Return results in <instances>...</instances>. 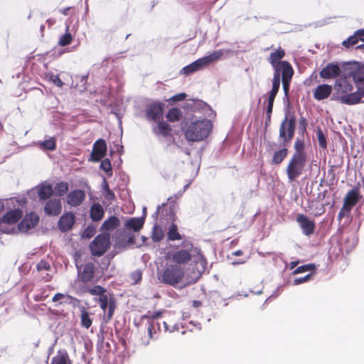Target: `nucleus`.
Here are the masks:
<instances>
[{
	"mask_svg": "<svg viewBox=\"0 0 364 364\" xmlns=\"http://www.w3.org/2000/svg\"><path fill=\"white\" fill-rule=\"evenodd\" d=\"M350 81L346 73L343 77L336 80L333 88L337 98L341 103L348 105L364 103V91L360 92L356 88L353 92V85Z\"/></svg>",
	"mask_w": 364,
	"mask_h": 364,
	"instance_id": "obj_1",
	"label": "nucleus"
},
{
	"mask_svg": "<svg viewBox=\"0 0 364 364\" xmlns=\"http://www.w3.org/2000/svg\"><path fill=\"white\" fill-rule=\"evenodd\" d=\"M211 129L210 121L203 119L186 124L183 129L188 141H200L208 136Z\"/></svg>",
	"mask_w": 364,
	"mask_h": 364,
	"instance_id": "obj_2",
	"label": "nucleus"
},
{
	"mask_svg": "<svg viewBox=\"0 0 364 364\" xmlns=\"http://www.w3.org/2000/svg\"><path fill=\"white\" fill-rule=\"evenodd\" d=\"M181 247L180 250H177L170 254V258L174 264L181 267L187 264L193 256V251L198 252V258L201 263H205L204 257L200 254V251L194 249L193 244L191 242L184 240L181 243Z\"/></svg>",
	"mask_w": 364,
	"mask_h": 364,
	"instance_id": "obj_3",
	"label": "nucleus"
},
{
	"mask_svg": "<svg viewBox=\"0 0 364 364\" xmlns=\"http://www.w3.org/2000/svg\"><path fill=\"white\" fill-rule=\"evenodd\" d=\"M346 77L353 82L359 91H364V62L352 61L344 68Z\"/></svg>",
	"mask_w": 364,
	"mask_h": 364,
	"instance_id": "obj_4",
	"label": "nucleus"
},
{
	"mask_svg": "<svg viewBox=\"0 0 364 364\" xmlns=\"http://www.w3.org/2000/svg\"><path fill=\"white\" fill-rule=\"evenodd\" d=\"M184 276V269L182 267L170 264L163 271L159 279L167 284L175 286L179 283Z\"/></svg>",
	"mask_w": 364,
	"mask_h": 364,
	"instance_id": "obj_5",
	"label": "nucleus"
},
{
	"mask_svg": "<svg viewBox=\"0 0 364 364\" xmlns=\"http://www.w3.org/2000/svg\"><path fill=\"white\" fill-rule=\"evenodd\" d=\"M307 162V157L292 156L287 166L286 172L289 182L301 176Z\"/></svg>",
	"mask_w": 364,
	"mask_h": 364,
	"instance_id": "obj_6",
	"label": "nucleus"
},
{
	"mask_svg": "<svg viewBox=\"0 0 364 364\" xmlns=\"http://www.w3.org/2000/svg\"><path fill=\"white\" fill-rule=\"evenodd\" d=\"M295 127V117L286 116L280 124L279 134V139L284 146L293 139Z\"/></svg>",
	"mask_w": 364,
	"mask_h": 364,
	"instance_id": "obj_7",
	"label": "nucleus"
},
{
	"mask_svg": "<svg viewBox=\"0 0 364 364\" xmlns=\"http://www.w3.org/2000/svg\"><path fill=\"white\" fill-rule=\"evenodd\" d=\"M284 55V50L279 48L274 52L271 53L269 55L268 60L274 70L273 79L281 80V72L283 71V69L286 67L292 68L287 61H281Z\"/></svg>",
	"mask_w": 364,
	"mask_h": 364,
	"instance_id": "obj_8",
	"label": "nucleus"
},
{
	"mask_svg": "<svg viewBox=\"0 0 364 364\" xmlns=\"http://www.w3.org/2000/svg\"><path fill=\"white\" fill-rule=\"evenodd\" d=\"M96 301L100 303V308L104 312L103 316V321L105 323H108L113 316L114 310L116 309V303L114 299L108 295L102 296V297H99V299H95Z\"/></svg>",
	"mask_w": 364,
	"mask_h": 364,
	"instance_id": "obj_9",
	"label": "nucleus"
},
{
	"mask_svg": "<svg viewBox=\"0 0 364 364\" xmlns=\"http://www.w3.org/2000/svg\"><path fill=\"white\" fill-rule=\"evenodd\" d=\"M109 246V235L105 233L97 235L90 243L91 252L95 256H102Z\"/></svg>",
	"mask_w": 364,
	"mask_h": 364,
	"instance_id": "obj_10",
	"label": "nucleus"
},
{
	"mask_svg": "<svg viewBox=\"0 0 364 364\" xmlns=\"http://www.w3.org/2000/svg\"><path fill=\"white\" fill-rule=\"evenodd\" d=\"M230 51L228 50H218L207 56H204L196 60L195 62L200 70L208 67L209 65L220 60V59H222L225 54L228 53Z\"/></svg>",
	"mask_w": 364,
	"mask_h": 364,
	"instance_id": "obj_11",
	"label": "nucleus"
},
{
	"mask_svg": "<svg viewBox=\"0 0 364 364\" xmlns=\"http://www.w3.org/2000/svg\"><path fill=\"white\" fill-rule=\"evenodd\" d=\"M75 261L78 274L81 279L84 282L91 281L94 277V264L92 262H88L83 265L81 264L80 259L77 258V256H75Z\"/></svg>",
	"mask_w": 364,
	"mask_h": 364,
	"instance_id": "obj_12",
	"label": "nucleus"
},
{
	"mask_svg": "<svg viewBox=\"0 0 364 364\" xmlns=\"http://www.w3.org/2000/svg\"><path fill=\"white\" fill-rule=\"evenodd\" d=\"M176 199H178V197H169L168 198V201L170 203L168 210L166 209L168 207V204L163 203L161 205L158 206L155 215H159L161 218H164L168 220H174V205Z\"/></svg>",
	"mask_w": 364,
	"mask_h": 364,
	"instance_id": "obj_13",
	"label": "nucleus"
},
{
	"mask_svg": "<svg viewBox=\"0 0 364 364\" xmlns=\"http://www.w3.org/2000/svg\"><path fill=\"white\" fill-rule=\"evenodd\" d=\"M299 227L301 228L304 235L310 236L314 234L316 228L315 222L309 219L304 214H299L296 218Z\"/></svg>",
	"mask_w": 364,
	"mask_h": 364,
	"instance_id": "obj_14",
	"label": "nucleus"
},
{
	"mask_svg": "<svg viewBox=\"0 0 364 364\" xmlns=\"http://www.w3.org/2000/svg\"><path fill=\"white\" fill-rule=\"evenodd\" d=\"M107 154V144L104 139H100L97 140L92 148V151L90 154V161L98 162L101 161Z\"/></svg>",
	"mask_w": 364,
	"mask_h": 364,
	"instance_id": "obj_15",
	"label": "nucleus"
},
{
	"mask_svg": "<svg viewBox=\"0 0 364 364\" xmlns=\"http://www.w3.org/2000/svg\"><path fill=\"white\" fill-rule=\"evenodd\" d=\"M164 104L154 102L151 104L146 110V117L149 121L158 122L162 117Z\"/></svg>",
	"mask_w": 364,
	"mask_h": 364,
	"instance_id": "obj_16",
	"label": "nucleus"
},
{
	"mask_svg": "<svg viewBox=\"0 0 364 364\" xmlns=\"http://www.w3.org/2000/svg\"><path fill=\"white\" fill-rule=\"evenodd\" d=\"M341 73V69L338 63H328L319 73V75L323 79H333L338 77Z\"/></svg>",
	"mask_w": 364,
	"mask_h": 364,
	"instance_id": "obj_17",
	"label": "nucleus"
},
{
	"mask_svg": "<svg viewBox=\"0 0 364 364\" xmlns=\"http://www.w3.org/2000/svg\"><path fill=\"white\" fill-rule=\"evenodd\" d=\"M85 193L82 190L77 189L70 191L66 196V203L72 207L80 206L85 200Z\"/></svg>",
	"mask_w": 364,
	"mask_h": 364,
	"instance_id": "obj_18",
	"label": "nucleus"
},
{
	"mask_svg": "<svg viewBox=\"0 0 364 364\" xmlns=\"http://www.w3.org/2000/svg\"><path fill=\"white\" fill-rule=\"evenodd\" d=\"M39 220L38 216L31 213L27 214L22 221L18 224V230L21 232H27L29 230L33 228Z\"/></svg>",
	"mask_w": 364,
	"mask_h": 364,
	"instance_id": "obj_19",
	"label": "nucleus"
},
{
	"mask_svg": "<svg viewBox=\"0 0 364 364\" xmlns=\"http://www.w3.org/2000/svg\"><path fill=\"white\" fill-rule=\"evenodd\" d=\"M152 127V132L157 137L166 138L171 136L172 127L167 122L159 120Z\"/></svg>",
	"mask_w": 364,
	"mask_h": 364,
	"instance_id": "obj_20",
	"label": "nucleus"
},
{
	"mask_svg": "<svg viewBox=\"0 0 364 364\" xmlns=\"http://www.w3.org/2000/svg\"><path fill=\"white\" fill-rule=\"evenodd\" d=\"M75 223V216L71 212H68L62 215L58 223V228L62 232H67L72 229Z\"/></svg>",
	"mask_w": 364,
	"mask_h": 364,
	"instance_id": "obj_21",
	"label": "nucleus"
},
{
	"mask_svg": "<svg viewBox=\"0 0 364 364\" xmlns=\"http://www.w3.org/2000/svg\"><path fill=\"white\" fill-rule=\"evenodd\" d=\"M360 198V190L358 187L352 188L347 193L344 198L343 208H346L347 211H350L351 208L357 203Z\"/></svg>",
	"mask_w": 364,
	"mask_h": 364,
	"instance_id": "obj_22",
	"label": "nucleus"
},
{
	"mask_svg": "<svg viewBox=\"0 0 364 364\" xmlns=\"http://www.w3.org/2000/svg\"><path fill=\"white\" fill-rule=\"evenodd\" d=\"M62 210V203L60 198L49 200L44 206V212L50 216L58 215Z\"/></svg>",
	"mask_w": 364,
	"mask_h": 364,
	"instance_id": "obj_23",
	"label": "nucleus"
},
{
	"mask_svg": "<svg viewBox=\"0 0 364 364\" xmlns=\"http://www.w3.org/2000/svg\"><path fill=\"white\" fill-rule=\"evenodd\" d=\"M332 92V86L326 84L319 85L314 91V97L317 100L328 98Z\"/></svg>",
	"mask_w": 364,
	"mask_h": 364,
	"instance_id": "obj_24",
	"label": "nucleus"
},
{
	"mask_svg": "<svg viewBox=\"0 0 364 364\" xmlns=\"http://www.w3.org/2000/svg\"><path fill=\"white\" fill-rule=\"evenodd\" d=\"M150 318L149 315H143L141 316L140 321L143 323L144 321H146V323L148 324V335L149 338L151 339L157 331H160V323L151 320Z\"/></svg>",
	"mask_w": 364,
	"mask_h": 364,
	"instance_id": "obj_25",
	"label": "nucleus"
},
{
	"mask_svg": "<svg viewBox=\"0 0 364 364\" xmlns=\"http://www.w3.org/2000/svg\"><path fill=\"white\" fill-rule=\"evenodd\" d=\"M144 218H131L126 220L124 228L127 230L139 232L143 228L144 224Z\"/></svg>",
	"mask_w": 364,
	"mask_h": 364,
	"instance_id": "obj_26",
	"label": "nucleus"
},
{
	"mask_svg": "<svg viewBox=\"0 0 364 364\" xmlns=\"http://www.w3.org/2000/svg\"><path fill=\"white\" fill-rule=\"evenodd\" d=\"M294 75V70L292 68L286 67L281 72V77L282 80L283 90L287 95L289 90V83Z\"/></svg>",
	"mask_w": 364,
	"mask_h": 364,
	"instance_id": "obj_27",
	"label": "nucleus"
},
{
	"mask_svg": "<svg viewBox=\"0 0 364 364\" xmlns=\"http://www.w3.org/2000/svg\"><path fill=\"white\" fill-rule=\"evenodd\" d=\"M23 215V212L20 209H15L8 212L5 214L2 218L1 221L8 223V224H14L16 223Z\"/></svg>",
	"mask_w": 364,
	"mask_h": 364,
	"instance_id": "obj_28",
	"label": "nucleus"
},
{
	"mask_svg": "<svg viewBox=\"0 0 364 364\" xmlns=\"http://www.w3.org/2000/svg\"><path fill=\"white\" fill-rule=\"evenodd\" d=\"M53 193V187L51 184L44 182L42 183L38 189V195L41 200L49 198Z\"/></svg>",
	"mask_w": 364,
	"mask_h": 364,
	"instance_id": "obj_29",
	"label": "nucleus"
},
{
	"mask_svg": "<svg viewBox=\"0 0 364 364\" xmlns=\"http://www.w3.org/2000/svg\"><path fill=\"white\" fill-rule=\"evenodd\" d=\"M120 225V221L116 216H111L105 220L102 224L100 230L102 231H111L118 228Z\"/></svg>",
	"mask_w": 364,
	"mask_h": 364,
	"instance_id": "obj_30",
	"label": "nucleus"
},
{
	"mask_svg": "<svg viewBox=\"0 0 364 364\" xmlns=\"http://www.w3.org/2000/svg\"><path fill=\"white\" fill-rule=\"evenodd\" d=\"M104 210L100 203H94L90 208V218L93 221H99L104 217Z\"/></svg>",
	"mask_w": 364,
	"mask_h": 364,
	"instance_id": "obj_31",
	"label": "nucleus"
},
{
	"mask_svg": "<svg viewBox=\"0 0 364 364\" xmlns=\"http://www.w3.org/2000/svg\"><path fill=\"white\" fill-rule=\"evenodd\" d=\"M280 80H277V78L272 80V87L271 91L269 92V97H268V103H267L268 106L273 107L274 99H275V97L277 95V92L279 90Z\"/></svg>",
	"mask_w": 364,
	"mask_h": 364,
	"instance_id": "obj_32",
	"label": "nucleus"
},
{
	"mask_svg": "<svg viewBox=\"0 0 364 364\" xmlns=\"http://www.w3.org/2000/svg\"><path fill=\"white\" fill-rule=\"evenodd\" d=\"M182 112L179 108L173 107L168 111L166 117L170 122H176L182 118Z\"/></svg>",
	"mask_w": 364,
	"mask_h": 364,
	"instance_id": "obj_33",
	"label": "nucleus"
},
{
	"mask_svg": "<svg viewBox=\"0 0 364 364\" xmlns=\"http://www.w3.org/2000/svg\"><path fill=\"white\" fill-rule=\"evenodd\" d=\"M50 364H71L65 352H58L51 360Z\"/></svg>",
	"mask_w": 364,
	"mask_h": 364,
	"instance_id": "obj_34",
	"label": "nucleus"
},
{
	"mask_svg": "<svg viewBox=\"0 0 364 364\" xmlns=\"http://www.w3.org/2000/svg\"><path fill=\"white\" fill-rule=\"evenodd\" d=\"M80 312V321L82 326L85 327V328H89L92 323L91 314L87 311L85 308H82Z\"/></svg>",
	"mask_w": 364,
	"mask_h": 364,
	"instance_id": "obj_35",
	"label": "nucleus"
},
{
	"mask_svg": "<svg viewBox=\"0 0 364 364\" xmlns=\"http://www.w3.org/2000/svg\"><path fill=\"white\" fill-rule=\"evenodd\" d=\"M294 153L292 156H298L302 157H307V153L304 150V142L297 139L294 143Z\"/></svg>",
	"mask_w": 364,
	"mask_h": 364,
	"instance_id": "obj_36",
	"label": "nucleus"
},
{
	"mask_svg": "<svg viewBox=\"0 0 364 364\" xmlns=\"http://www.w3.org/2000/svg\"><path fill=\"white\" fill-rule=\"evenodd\" d=\"M288 154V150L286 148L275 151L272 159L271 163L272 164H279L286 158Z\"/></svg>",
	"mask_w": 364,
	"mask_h": 364,
	"instance_id": "obj_37",
	"label": "nucleus"
},
{
	"mask_svg": "<svg viewBox=\"0 0 364 364\" xmlns=\"http://www.w3.org/2000/svg\"><path fill=\"white\" fill-rule=\"evenodd\" d=\"M69 190V184L67 182H59L53 187V193L58 196H62Z\"/></svg>",
	"mask_w": 364,
	"mask_h": 364,
	"instance_id": "obj_38",
	"label": "nucleus"
},
{
	"mask_svg": "<svg viewBox=\"0 0 364 364\" xmlns=\"http://www.w3.org/2000/svg\"><path fill=\"white\" fill-rule=\"evenodd\" d=\"M168 240L170 241L178 240L181 239L180 233L178 232L177 225L172 223L167 232Z\"/></svg>",
	"mask_w": 364,
	"mask_h": 364,
	"instance_id": "obj_39",
	"label": "nucleus"
},
{
	"mask_svg": "<svg viewBox=\"0 0 364 364\" xmlns=\"http://www.w3.org/2000/svg\"><path fill=\"white\" fill-rule=\"evenodd\" d=\"M38 145L42 150L53 151L56 148V143L54 138H50L43 141H39Z\"/></svg>",
	"mask_w": 364,
	"mask_h": 364,
	"instance_id": "obj_40",
	"label": "nucleus"
},
{
	"mask_svg": "<svg viewBox=\"0 0 364 364\" xmlns=\"http://www.w3.org/2000/svg\"><path fill=\"white\" fill-rule=\"evenodd\" d=\"M164 235L162 229L159 226L154 225L152 230V240L154 242H159L164 238Z\"/></svg>",
	"mask_w": 364,
	"mask_h": 364,
	"instance_id": "obj_41",
	"label": "nucleus"
},
{
	"mask_svg": "<svg viewBox=\"0 0 364 364\" xmlns=\"http://www.w3.org/2000/svg\"><path fill=\"white\" fill-rule=\"evenodd\" d=\"M359 43L358 39L357 38L355 33L353 35L350 36L348 38V39L343 41L342 45L347 48L353 47L357 45Z\"/></svg>",
	"mask_w": 364,
	"mask_h": 364,
	"instance_id": "obj_42",
	"label": "nucleus"
},
{
	"mask_svg": "<svg viewBox=\"0 0 364 364\" xmlns=\"http://www.w3.org/2000/svg\"><path fill=\"white\" fill-rule=\"evenodd\" d=\"M316 135L319 146L321 147L322 149H326L327 146L326 139L321 129L318 128L316 130Z\"/></svg>",
	"mask_w": 364,
	"mask_h": 364,
	"instance_id": "obj_43",
	"label": "nucleus"
},
{
	"mask_svg": "<svg viewBox=\"0 0 364 364\" xmlns=\"http://www.w3.org/2000/svg\"><path fill=\"white\" fill-rule=\"evenodd\" d=\"M100 168L103 170L105 172H106L108 176H111L112 174L111 162L110 160L108 159L102 161L100 164Z\"/></svg>",
	"mask_w": 364,
	"mask_h": 364,
	"instance_id": "obj_44",
	"label": "nucleus"
},
{
	"mask_svg": "<svg viewBox=\"0 0 364 364\" xmlns=\"http://www.w3.org/2000/svg\"><path fill=\"white\" fill-rule=\"evenodd\" d=\"M199 70L198 68L197 67V65L196 64V62H193L192 63L189 64L188 65L185 66L182 70L181 73L184 75H190L196 71Z\"/></svg>",
	"mask_w": 364,
	"mask_h": 364,
	"instance_id": "obj_45",
	"label": "nucleus"
},
{
	"mask_svg": "<svg viewBox=\"0 0 364 364\" xmlns=\"http://www.w3.org/2000/svg\"><path fill=\"white\" fill-rule=\"evenodd\" d=\"M73 37L70 33H66L63 35L58 41V45L60 46H65L71 43Z\"/></svg>",
	"mask_w": 364,
	"mask_h": 364,
	"instance_id": "obj_46",
	"label": "nucleus"
},
{
	"mask_svg": "<svg viewBox=\"0 0 364 364\" xmlns=\"http://www.w3.org/2000/svg\"><path fill=\"white\" fill-rule=\"evenodd\" d=\"M89 292L92 295H96L99 296L100 297H102V296H105V294L106 292V289L101 286H95L93 288L90 289L89 290Z\"/></svg>",
	"mask_w": 364,
	"mask_h": 364,
	"instance_id": "obj_47",
	"label": "nucleus"
},
{
	"mask_svg": "<svg viewBox=\"0 0 364 364\" xmlns=\"http://www.w3.org/2000/svg\"><path fill=\"white\" fill-rule=\"evenodd\" d=\"M314 269H315V265L314 264H305V265H302V266L297 267L294 271L293 273L294 274H296L303 273V272H305L307 271H312Z\"/></svg>",
	"mask_w": 364,
	"mask_h": 364,
	"instance_id": "obj_48",
	"label": "nucleus"
},
{
	"mask_svg": "<svg viewBox=\"0 0 364 364\" xmlns=\"http://www.w3.org/2000/svg\"><path fill=\"white\" fill-rule=\"evenodd\" d=\"M355 33L359 42L362 43L358 45L355 48L358 50H364V29L358 30Z\"/></svg>",
	"mask_w": 364,
	"mask_h": 364,
	"instance_id": "obj_49",
	"label": "nucleus"
},
{
	"mask_svg": "<svg viewBox=\"0 0 364 364\" xmlns=\"http://www.w3.org/2000/svg\"><path fill=\"white\" fill-rule=\"evenodd\" d=\"M50 269V263L46 260H41L36 265V269L38 272L42 271H48Z\"/></svg>",
	"mask_w": 364,
	"mask_h": 364,
	"instance_id": "obj_50",
	"label": "nucleus"
},
{
	"mask_svg": "<svg viewBox=\"0 0 364 364\" xmlns=\"http://www.w3.org/2000/svg\"><path fill=\"white\" fill-rule=\"evenodd\" d=\"M65 298L72 299V296L67 295V294H62V293H57L53 297L52 301H53V302L60 301V303L61 304L63 302L62 300Z\"/></svg>",
	"mask_w": 364,
	"mask_h": 364,
	"instance_id": "obj_51",
	"label": "nucleus"
},
{
	"mask_svg": "<svg viewBox=\"0 0 364 364\" xmlns=\"http://www.w3.org/2000/svg\"><path fill=\"white\" fill-rule=\"evenodd\" d=\"M164 331L166 332L173 333L176 331H178L179 326L178 324H173V326H168L167 322L164 321L163 322Z\"/></svg>",
	"mask_w": 364,
	"mask_h": 364,
	"instance_id": "obj_52",
	"label": "nucleus"
},
{
	"mask_svg": "<svg viewBox=\"0 0 364 364\" xmlns=\"http://www.w3.org/2000/svg\"><path fill=\"white\" fill-rule=\"evenodd\" d=\"M141 272L140 270H136L132 273L131 278L134 282V284H137L141 280Z\"/></svg>",
	"mask_w": 364,
	"mask_h": 364,
	"instance_id": "obj_53",
	"label": "nucleus"
},
{
	"mask_svg": "<svg viewBox=\"0 0 364 364\" xmlns=\"http://www.w3.org/2000/svg\"><path fill=\"white\" fill-rule=\"evenodd\" d=\"M311 277V274H308L304 277L296 278L294 280V284L299 285L300 284L304 283V282L309 281Z\"/></svg>",
	"mask_w": 364,
	"mask_h": 364,
	"instance_id": "obj_54",
	"label": "nucleus"
},
{
	"mask_svg": "<svg viewBox=\"0 0 364 364\" xmlns=\"http://www.w3.org/2000/svg\"><path fill=\"white\" fill-rule=\"evenodd\" d=\"M307 125V120L303 117H301L299 119V129L302 133H304L306 131Z\"/></svg>",
	"mask_w": 364,
	"mask_h": 364,
	"instance_id": "obj_55",
	"label": "nucleus"
},
{
	"mask_svg": "<svg viewBox=\"0 0 364 364\" xmlns=\"http://www.w3.org/2000/svg\"><path fill=\"white\" fill-rule=\"evenodd\" d=\"M95 234V230L92 227H87L83 232V237H91Z\"/></svg>",
	"mask_w": 364,
	"mask_h": 364,
	"instance_id": "obj_56",
	"label": "nucleus"
},
{
	"mask_svg": "<svg viewBox=\"0 0 364 364\" xmlns=\"http://www.w3.org/2000/svg\"><path fill=\"white\" fill-rule=\"evenodd\" d=\"M50 79L56 86L61 87L63 85V82L58 75H52Z\"/></svg>",
	"mask_w": 364,
	"mask_h": 364,
	"instance_id": "obj_57",
	"label": "nucleus"
},
{
	"mask_svg": "<svg viewBox=\"0 0 364 364\" xmlns=\"http://www.w3.org/2000/svg\"><path fill=\"white\" fill-rule=\"evenodd\" d=\"M105 196L109 200H113L115 198L114 193L109 189V188H107V190H106Z\"/></svg>",
	"mask_w": 364,
	"mask_h": 364,
	"instance_id": "obj_58",
	"label": "nucleus"
},
{
	"mask_svg": "<svg viewBox=\"0 0 364 364\" xmlns=\"http://www.w3.org/2000/svg\"><path fill=\"white\" fill-rule=\"evenodd\" d=\"M186 97V95L185 93H180V94L173 96L171 99L174 102L182 101V100H185Z\"/></svg>",
	"mask_w": 364,
	"mask_h": 364,
	"instance_id": "obj_59",
	"label": "nucleus"
},
{
	"mask_svg": "<svg viewBox=\"0 0 364 364\" xmlns=\"http://www.w3.org/2000/svg\"><path fill=\"white\" fill-rule=\"evenodd\" d=\"M114 151L119 152L120 154L123 152V146L119 144H115L114 146V149L110 150V154H112Z\"/></svg>",
	"mask_w": 364,
	"mask_h": 364,
	"instance_id": "obj_60",
	"label": "nucleus"
},
{
	"mask_svg": "<svg viewBox=\"0 0 364 364\" xmlns=\"http://www.w3.org/2000/svg\"><path fill=\"white\" fill-rule=\"evenodd\" d=\"M161 311L154 312L152 314L149 312L146 315H149L151 317L150 318L153 321H155V319L161 316Z\"/></svg>",
	"mask_w": 364,
	"mask_h": 364,
	"instance_id": "obj_61",
	"label": "nucleus"
},
{
	"mask_svg": "<svg viewBox=\"0 0 364 364\" xmlns=\"http://www.w3.org/2000/svg\"><path fill=\"white\" fill-rule=\"evenodd\" d=\"M273 107L272 106H268L266 109V115H272V113Z\"/></svg>",
	"mask_w": 364,
	"mask_h": 364,
	"instance_id": "obj_62",
	"label": "nucleus"
},
{
	"mask_svg": "<svg viewBox=\"0 0 364 364\" xmlns=\"http://www.w3.org/2000/svg\"><path fill=\"white\" fill-rule=\"evenodd\" d=\"M271 123V115H266L265 125L268 126Z\"/></svg>",
	"mask_w": 364,
	"mask_h": 364,
	"instance_id": "obj_63",
	"label": "nucleus"
},
{
	"mask_svg": "<svg viewBox=\"0 0 364 364\" xmlns=\"http://www.w3.org/2000/svg\"><path fill=\"white\" fill-rule=\"evenodd\" d=\"M299 264V261H294V262H291L289 264L290 266V269H294L297 264Z\"/></svg>",
	"mask_w": 364,
	"mask_h": 364,
	"instance_id": "obj_64",
	"label": "nucleus"
}]
</instances>
